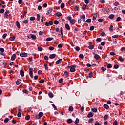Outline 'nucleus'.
I'll use <instances>...</instances> for the list:
<instances>
[{"label":"nucleus","mask_w":125,"mask_h":125,"mask_svg":"<svg viewBox=\"0 0 125 125\" xmlns=\"http://www.w3.org/2000/svg\"><path fill=\"white\" fill-rule=\"evenodd\" d=\"M71 68H70V72H71V73H74V72H75L76 71V69H75V68H76V67H77V65H73L70 66Z\"/></svg>","instance_id":"1"},{"label":"nucleus","mask_w":125,"mask_h":125,"mask_svg":"<svg viewBox=\"0 0 125 125\" xmlns=\"http://www.w3.org/2000/svg\"><path fill=\"white\" fill-rule=\"evenodd\" d=\"M43 116V113L42 112H40L38 115H36V119H41V118H42V117Z\"/></svg>","instance_id":"2"},{"label":"nucleus","mask_w":125,"mask_h":125,"mask_svg":"<svg viewBox=\"0 0 125 125\" xmlns=\"http://www.w3.org/2000/svg\"><path fill=\"white\" fill-rule=\"evenodd\" d=\"M50 26H52L53 25V22L51 21H49V22H45V26H47V27H49Z\"/></svg>","instance_id":"3"},{"label":"nucleus","mask_w":125,"mask_h":125,"mask_svg":"<svg viewBox=\"0 0 125 125\" xmlns=\"http://www.w3.org/2000/svg\"><path fill=\"white\" fill-rule=\"evenodd\" d=\"M20 56L21 57H27V56H28V53L24 52H21L20 53Z\"/></svg>","instance_id":"4"},{"label":"nucleus","mask_w":125,"mask_h":125,"mask_svg":"<svg viewBox=\"0 0 125 125\" xmlns=\"http://www.w3.org/2000/svg\"><path fill=\"white\" fill-rule=\"evenodd\" d=\"M29 76L33 78H34V76H33V68H30L29 69Z\"/></svg>","instance_id":"5"},{"label":"nucleus","mask_w":125,"mask_h":125,"mask_svg":"<svg viewBox=\"0 0 125 125\" xmlns=\"http://www.w3.org/2000/svg\"><path fill=\"white\" fill-rule=\"evenodd\" d=\"M53 11V8H50L48 10L47 12L46 13L47 15H49V14H50L51 12Z\"/></svg>","instance_id":"6"},{"label":"nucleus","mask_w":125,"mask_h":125,"mask_svg":"<svg viewBox=\"0 0 125 125\" xmlns=\"http://www.w3.org/2000/svg\"><path fill=\"white\" fill-rule=\"evenodd\" d=\"M55 57H56V54H51L49 56L50 59H53V58H55Z\"/></svg>","instance_id":"7"},{"label":"nucleus","mask_w":125,"mask_h":125,"mask_svg":"<svg viewBox=\"0 0 125 125\" xmlns=\"http://www.w3.org/2000/svg\"><path fill=\"white\" fill-rule=\"evenodd\" d=\"M94 58H95V59H96V60H99V59H100V56H99V55L98 54H95Z\"/></svg>","instance_id":"8"},{"label":"nucleus","mask_w":125,"mask_h":125,"mask_svg":"<svg viewBox=\"0 0 125 125\" xmlns=\"http://www.w3.org/2000/svg\"><path fill=\"white\" fill-rule=\"evenodd\" d=\"M15 58H16V55L15 54H14L11 57V60H12V61H13V60H15Z\"/></svg>","instance_id":"9"},{"label":"nucleus","mask_w":125,"mask_h":125,"mask_svg":"<svg viewBox=\"0 0 125 125\" xmlns=\"http://www.w3.org/2000/svg\"><path fill=\"white\" fill-rule=\"evenodd\" d=\"M65 29L68 31H70L71 30V28L70 27V25L68 23L65 24Z\"/></svg>","instance_id":"10"},{"label":"nucleus","mask_w":125,"mask_h":125,"mask_svg":"<svg viewBox=\"0 0 125 125\" xmlns=\"http://www.w3.org/2000/svg\"><path fill=\"white\" fill-rule=\"evenodd\" d=\"M70 23L71 25H75V23H76V20L75 19H72L70 21Z\"/></svg>","instance_id":"11"},{"label":"nucleus","mask_w":125,"mask_h":125,"mask_svg":"<svg viewBox=\"0 0 125 125\" xmlns=\"http://www.w3.org/2000/svg\"><path fill=\"white\" fill-rule=\"evenodd\" d=\"M63 60L62 59H60L59 60L57 61L56 62V64H57V65H59V64H60V63H61V62Z\"/></svg>","instance_id":"12"},{"label":"nucleus","mask_w":125,"mask_h":125,"mask_svg":"<svg viewBox=\"0 0 125 125\" xmlns=\"http://www.w3.org/2000/svg\"><path fill=\"white\" fill-rule=\"evenodd\" d=\"M30 35L31 39H32L33 40H37V36H36V35L32 34H31Z\"/></svg>","instance_id":"13"},{"label":"nucleus","mask_w":125,"mask_h":125,"mask_svg":"<svg viewBox=\"0 0 125 125\" xmlns=\"http://www.w3.org/2000/svg\"><path fill=\"white\" fill-rule=\"evenodd\" d=\"M61 34L62 36V39H63V36H64V34L63 33V28L61 27L60 28Z\"/></svg>","instance_id":"14"},{"label":"nucleus","mask_w":125,"mask_h":125,"mask_svg":"<svg viewBox=\"0 0 125 125\" xmlns=\"http://www.w3.org/2000/svg\"><path fill=\"white\" fill-rule=\"evenodd\" d=\"M48 96L50 97V98H53V97L54 96V95L51 92H49L48 93Z\"/></svg>","instance_id":"15"},{"label":"nucleus","mask_w":125,"mask_h":125,"mask_svg":"<svg viewBox=\"0 0 125 125\" xmlns=\"http://www.w3.org/2000/svg\"><path fill=\"white\" fill-rule=\"evenodd\" d=\"M27 14V12H26V11H24V14H23L22 15H21V18L22 19H23V18H24V17H25V16H26V15Z\"/></svg>","instance_id":"16"},{"label":"nucleus","mask_w":125,"mask_h":125,"mask_svg":"<svg viewBox=\"0 0 125 125\" xmlns=\"http://www.w3.org/2000/svg\"><path fill=\"white\" fill-rule=\"evenodd\" d=\"M56 16H57L58 17H60V16H62V14H61V13H60V12H57L56 13Z\"/></svg>","instance_id":"17"},{"label":"nucleus","mask_w":125,"mask_h":125,"mask_svg":"<svg viewBox=\"0 0 125 125\" xmlns=\"http://www.w3.org/2000/svg\"><path fill=\"white\" fill-rule=\"evenodd\" d=\"M93 116V113L92 112H90L87 115V117L88 118H91Z\"/></svg>","instance_id":"18"},{"label":"nucleus","mask_w":125,"mask_h":125,"mask_svg":"<svg viewBox=\"0 0 125 125\" xmlns=\"http://www.w3.org/2000/svg\"><path fill=\"white\" fill-rule=\"evenodd\" d=\"M15 39H16L15 36H13V37H10L9 40V41H11V42H12V41H14V40H15Z\"/></svg>","instance_id":"19"},{"label":"nucleus","mask_w":125,"mask_h":125,"mask_svg":"<svg viewBox=\"0 0 125 125\" xmlns=\"http://www.w3.org/2000/svg\"><path fill=\"white\" fill-rule=\"evenodd\" d=\"M20 75L21 77H24V76H25V74L24 73V71L20 70Z\"/></svg>","instance_id":"20"},{"label":"nucleus","mask_w":125,"mask_h":125,"mask_svg":"<svg viewBox=\"0 0 125 125\" xmlns=\"http://www.w3.org/2000/svg\"><path fill=\"white\" fill-rule=\"evenodd\" d=\"M52 40H53V38L48 37V38H46V42H50V41H52Z\"/></svg>","instance_id":"21"},{"label":"nucleus","mask_w":125,"mask_h":125,"mask_svg":"<svg viewBox=\"0 0 125 125\" xmlns=\"http://www.w3.org/2000/svg\"><path fill=\"white\" fill-rule=\"evenodd\" d=\"M119 60L120 61H121V62H124V61H125V59L121 56L119 57Z\"/></svg>","instance_id":"22"},{"label":"nucleus","mask_w":125,"mask_h":125,"mask_svg":"<svg viewBox=\"0 0 125 125\" xmlns=\"http://www.w3.org/2000/svg\"><path fill=\"white\" fill-rule=\"evenodd\" d=\"M40 20H41V15H40L39 14H38L37 15V20L38 21H40Z\"/></svg>","instance_id":"23"},{"label":"nucleus","mask_w":125,"mask_h":125,"mask_svg":"<svg viewBox=\"0 0 125 125\" xmlns=\"http://www.w3.org/2000/svg\"><path fill=\"white\" fill-rule=\"evenodd\" d=\"M16 26L17 28H18V29H20V23H19V22H18V21H16Z\"/></svg>","instance_id":"24"},{"label":"nucleus","mask_w":125,"mask_h":125,"mask_svg":"<svg viewBox=\"0 0 125 125\" xmlns=\"http://www.w3.org/2000/svg\"><path fill=\"white\" fill-rule=\"evenodd\" d=\"M21 81V80H20V79L17 80V81L16 82L17 85H19V84H20L21 83V82H20Z\"/></svg>","instance_id":"25"},{"label":"nucleus","mask_w":125,"mask_h":125,"mask_svg":"<svg viewBox=\"0 0 125 125\" xmlns=\"http://www.w3.org/2000/svg\"><path fill=\"white\" fill-rule=\"evenodd\" d=\"M64 76H65V78H68L69 77V75L67 71L64 72Z\"/></svg>","instance_id":"26"},{"label":"nucleus","mask_w":125,"mask_h":125,"mask_svg":"<svg viewBox=\"0 0 125 125\" xmlns=\"http://www.w3.org/2000/svg\"><path fill=\"white\" fill-rule=\"evenodd\" d=\"M103 107L105 109H106V110L109 109V105H108V104H104Z\"/></svg>","instance_id":"27"},{"label":"nucleus","mask_w":125,"mask_h":125,"mask_svg":"<svg viewBox=\"0 0 125 125\" xmlns=\"http://www.w3.org/2000/svg\"><path fill=\"white\" fill-rule=\"evenodd\" d=\"M74 110V108H73V106H69V107L68 108V110L69 111V112H73Z\"/></svg>","instance_id":"28"},{"label":"nucleus","mask_w":125,"mask_h":125,"mask_svg":"<svg viewBox=\"0 0 125 125\" xmlns=\"http://www.w3.org/2000/svg\"><path fill=\"white\" fill-rule=\"evenodd\" d=\"M114 17H115V15L114 14H111L108 17V18L110 19H113Z\"/></svg>","instance_id":"29"},{"label":"nucleus","mask_w":125,"mask_h":125,"mask_svg":"<svg viewBox=\"0 0 125 125\" xmlns=\"http://www.w3.org/2000/svg\"><path fill=\"white\" fill-rule=\"evenodd\" d=\"M93 77V73H92V72H90L89 73V78H90V79H91V78H92Z\"/></svg>","instance_id":"30"},{"label":"nucleus","mask_w":125,"mask_h":125,"mask_svg":"<svg viewBox=\"0 0 125 125\" xmlns=\"http://www.w3.org/2000/svg\"><path fill=\"white\" fill-rule=\"evenodd\" d=\"M80 18H81V19H83V20H84V19H85V15L83 14L82 16L80 17Z\"/></svg>","instance_id":"31"},{"label":"nucleus","mask_w":125,"mask_h":125,"mask_svg":"<svg viewBox=\"0 0 125 125\" xmlns=\"http://www.w3.org/2000/svg\"><path fill=\"white\" fill-rule=\"evenodd\" d=\"M73 123V120L71 119H67V124H72Z\"/></svg>","instance_id":"32"},{"label":"nucleus","mask_w":125,"mask_h":125,"mask_svg":"<svg viewBox=\"0 0 125 125\" xmlns=\"http://www.w3.org/2000/svg\"><path fill=\"white\" fill-rule=\"evenodd\" d=\"M91 110L92 111V112H94V113H96V112H97V108H93L91 109Z\"/></svg>","instance_id":"33"},{"label":"nucleus","mask_w":125,"mask_h":125,"mask_svg":"<svg viewBox=\"0 0 125 125\" xmlns=\"http://www.w3.org/2000/svg\"><path fill=\"white\" fill-rule=\"evenodd\" d=\"M79 58H81V59H83V58H84V56H83V54H80L79 56Z\"/></svg>","instance_id":"34"},{"label":"nucleus","mask_w":125,"mask_h":125,"mask_svg":"<svg viewBox=\"0 0 125 125\" xmlns=\"http://www.w3.org/2000/svg\"><path fill=\"white\" fill-rule=\"evenodd\" d=\"M94 121V119L93 118H90L88 122L89 123H90V124H92V123H93V121Z\"/></svg>","instance_id":"35"},{"label":"nucleus","mask_w":125,"mask_h":125,"mask_svg":"<svg viewBox=\"0 0 125 125\" xmlns=\"http://www.w3.org/2000/svg\"><path fill=\"white\" fill-rule=\"evenodd\" d=\"M23 92L26 94H29V91H28L27 89H24L23 90Z\"/></svg>","instance_id":"36"},{"label":"nucleus","mask_w":125,"mask_h":125,"mask_svg":"<svg viewBox=\"0 0 125 125\" xmlns=\"http://www.w3.org/2000/svg\"><path fill=\"white\" fill-rule=\"evenodd\" d=\"M44 67H45V70H46L47 71H48V66L47 65V64L45 63V64H44Z\"/></svg>","instance_id":"37"},{"label":"nucleus","mask_w":125,"mask_h":125,"mask_svg":"<svg viewBox=\"0 0 125 125\" xmlns=\"http://www.w3.org/2000/svg\"><path fill=\"white\" fill-rule=\"evenodd\" d=\"M108 118H109V115H108V114H106L104 117V120H107Z\"/></svg>","instance_id":"38"},{"label":"nucleus","mask_w":125,"mask_h":125,"mask_svg":"<svg viewBox=\"0 0 125 125\" xmlns=\"http://www.w3.org/2000/svg\"><path fill=\"white\" fill-rule=\"evenodd\" d=\"M23 24H27L29 23V21L27 20H25L24 21H23Z\"/></svg>","instance_id":"39"},{"label":"nucleus","mask_w":125,"mask_h":125,"mask_svg":"<svg viewBox=\"0 0 125 125\" xmlns=\"http://www.w3.org/2000/svg\"><path fill=\"white\" fill-rule=\"evenodd\" d=\"M38 51H42V50H43V48H42V47H38Z\"/></svg>","instance_id":"40"},{"label":"nucleus","mask_w":125,"mask_h":125,"mask_svg":"<svg viewBox=\"0 0 125 125\" xmlns=\"http://www.w3.org/2000/svg\"><path fill=\"white\" fill-rule=\"evenodd\" d=\"M30 20H31V21H34V20H36V17H31L30 18Z\"/></svg>","instance_id":"41"},{"label":"nucleus","mask_w":125,"mask_h":125,"mask_svg":"<svg viewBox=\"0 0 125 125\" xmlns=\"http://www.w3.org/2000/svg\"><path fill=\"white\" fill-rule=\"evenodd\" d=\"M113 29H114V27H113V25H110V26L109 27L110 32H113Z\"/></svg>","instance_id":"42"},{"label":"nucleus","mask_w":125,"mask_h":125,"mask_svg":"<svg viewBox=\"0 0 125 125\" xmlns=\"http://www.w3.org/2000/svg\"><path fill=\"white\" fill-rule=\"evenodd\" d=\"M64 7H65V3H62L61 4V8L63 9V8H64Z\"/></svg>","instance_id":"43"},{"label":"nucleus","mask_w":125,"mask_h":125,"mask_svg":"<svg viewBox=\"0 0 125 125\" xmlns=\"http://www.w3.org/2000/svg\"><path fill=\"white\" fill-rule=\"evenodd\" d=\"M114 5H115V6H118V5H119V4H120V3H119V2L118 1H116L115 3H113Z\"/></svg>","instance_id":"44"},{"label":"nucleus","mask_w":125,"mask_h":125,"mask_svg":"<svg viewBox=\"0 0 125 125\" xmlns=\"http://www.w3.org/2000/svg\"><path fill=\"white\" fill-rule=\"evenodd\" d=\"M63 81H64V79L63 78H61L59 80V83H63Z\"/></svg>","instance_id":"45"},{"label":"nucleus","mask_w":125,"mask_h":125,"mask_svg":"<svg viewBox=\"0 0 125 125\" xmlns=\"http://www.w3.org/2000/svg\"><path fill=\"white\" fill-rule=\"evenodd\" d=\"M107 68H108V69H111V68H112V64L110 63H109L107 65Z\"/></svg>","instance_id":"46"},{"label":"nucleus","mask_w":125,"mask_h":125,"mask_svg":"<svg viewBox=\"0 0 125 125\" xmlns=\"http://www.w3.org/2000/svg\"><path fill=\"white\" fill-rule=\"evenodd\" d=\"M54 24H55V25H58V24H59V21H58L57 20H55L54 21Z\"/></svg>","instance_id":"47"},{"label":"nucleus","mask_w":125,"mask_h":125,"mask_svg":"<svg viewBox=\"0 0 125 125\" xmlns=\"http://www.w3.org/2000/svg\"><path fill=\"white\" fill-rule=\"evenodd\" d=\"M88 48H89V49H93V48H94V46L90 45L88 46Z\"/></svg>","instance_id":"48"},{"label":"nucleus","mask_w":125,"mask_h":125,"mask_svg":"<svg viewBox=\"0 0 125 125\" xmlns=\"http://www.w3.org/2000/svg\"><path fill=\"white\" fill-rule=\"evenodd\" d=\"M101 70H102V71H104V72L106 71V70H107V69H106V66H105V67H101Z\"/></svg>","instance_id":"49"},{"label":"nucleus","mask_w":125,"mask_h":125,"mask_svg":"<svg viewBox=\"0 0 125 125\" xmlns=\"http://www.w3.org/2000/svg\"><path fill=\"white\" fill-rule=\"evenodd\" d=\"M86 23H91V19H88L86 21Z\"/></svg>","instance_id":"50"},{"label":"nucleus","mask_w":125,"mask_h":125,"mask_svg":"<svg viewBox=\"0 0 125 125\" xmlns=\"http://www.w3.org/2000/svg\"><path fill=\"white\" fill-rule=\"evenodd\" d=\"M121 18H120V17H117L116 19V21L120 22V21H121Z\"/></svg>","instance_id":"51"},{"label":"nucleus","mask_w":125,"mask_h":125,"mask_svg":"<svg viewBox=\"0 0 125 125\" xmlns=\"http://www.w3.org/2000/svg\"><path fill=\"white\" fill-rule=\"evenodd\" d=\"M9 121V119H8V118H6L4 119V123H8Z\"/></svg>","instance_id":"52"},{"label":"nucleus","mask_w":125,"mask_h":125,"mask_svg":"<svg viewBox=\"0 0 125 125\" xmlns=\"http://www.w3.org/2000/svg\"><path fill=\"white\" fill-rule=\"evenodd\" d=\"M80 49L81 48L79 46H76L75 48V50H76V51H80Z\"/></svg>","instance_id":"53"},{"label":"nucleus","mask_w":125,"mask_h":125,"mask_svg":"<svg viewBox=\"0 0 125 125\" xmlns=\"http://www.w3.org/2000/svg\"><path fill=\"white\" fill-rule=\"evenodd\" d=\"M30 115H27L25 116V120H27V121H29V119H30Z\"/></svg>","instance_id":"54"},{"label":"nucleus","mask_w":125,"mask_h":125,"mask_svg":"<svg viewBox=\"0 0 125 125\" xmlns=\"http://www.w3.org/2000/svg\"><path fill=\"white\" fill-rule=\"evenodd\" d=\"M8 17H9V16L8 14H4V18H8Z\"/></svg>","instance_id":"55"},{"label":"nucleus","mask_w":125,"mask_h":125,"mask_svg":"<svg viewBox=\"0 0 125 125\" xmlns=\"http://www.w3.org/2000/svg\"><path fill=\"white\" fill-rule=\"evenodd\" d=\"M114 69H119V65H118V64L114 65Z\"/></svg>","instance_id":"56"},{"label":"nucleus","mask_w":125,"mask_h":125,"mask_svg":"<svg viewBox=\"0 0 125 125\" xmlns=\"http://www.w3.org/2000/svg\"><path fill=\"white\" fill-rule=\"evenodd\" d=\"M79 122H80V120H79V119L76 118L74 123H75V124H79Z\"/></svg>","instance_id":"57"},{"label":"nucleus","mask_w":125,"mask_h":125,"mask_svg":"<svg viewBox=\"0 0 125 125\" xmlns=\"http://www.w3.org/2000/svg\"><path fill=\"white\" fill-rule=\"evenodd\" d=\"M101 41H102V39H101V38H98L96 39V42H101Z\"/></svg>","instance_id":"58"},{"label":"nucleus","mask_w":125,"mask_h":125,"mask_svg":"<svg viewBox=\"0 0 125 125\" xmlns=\"http://www.w3.org/2000/svg\"><path fill=\"white\" fill-rule=\"evenodd\" d=\"M45 81L44 79H42L41 80L39 81V83H44Z\"/></svg>","instance_id":"59"},{"label":"nucleus","mask_w":125,"mask_h":125,"mask_svg":"<svg viewBox=\"0 0 125 125\" xmlns=\"http://www.w3.org/2000/svg\"><path fill=\"white\" fill-rule=\"evenodd\" d=\"M49 49L51 51L54 50V48L53 46H50L49 47Z\"/></svg>","instance_id":"60"},{"label":"nucleus","mask_w":125,"mask_h":125,"mask_svg":"<svg viewBox=\"0 0 125 125\" xmlns=\"http://www.w3.org/2000/svg\"><path fill=\"white\" fill-rule=\"evenodd\" d=\"M121 50L122 52H125V47H122L121 49Z\"/></svg>","instance_id":"61"},{"label":"nucleus","mask_w":125,"mask_h":125,"mask_svg":"<svg viewBox=\"0 0 125 125\" xmlns=\"http://www.w3.org/2000/svg\"><path fill=\"white\" fill-rule=\"evenodd\" d=\"M113 125H118V122L117 120H115L113 122Z\"/></svg>","instance_id":"62"},{"label":"nucleus","mask_w":125,"mask_h":125,"mask_svg":"<svg viewBox=\"0 0 125 125\" xmlns=\"http://www.w3.org/2000/svg\"><path fill=\"white\" fill-rule=\"evenodd\" d=\"M94 125H101V124H99V122H98V121H96Z\"/></svg>","instance_id":"63"},{"label":"nucleus","mask_w":125,"mask_h":125,"mask_svg":"<svg viewBox=\"0 0 125 125\" xmlns=\"http://www.w3.org/2000/svg\"><path fill=\"white\" fill-rule=\"evenodd\" d=\"M4 12V9H0V13H3Z\"/></svg>","instance_id":"64"}]
</instances>
